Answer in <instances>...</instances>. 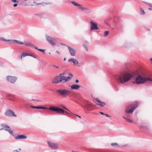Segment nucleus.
Returning <instances> with one entry per match:
<instances>
[{
  "label": "nucleus",
  "instance_id": "f257e3e1",
  "mask_svg": "<svg viewBox=\"0 0 152 152\" xmlns=\"http://www.w3.org/2000/svg\"><path fill=\"white\" fill-rule=\"evenodd\" d=\"M132 76L131 74L124 71L121 72L120 75H116L115 78L118 82L123 83L129 80Z\"/></svg>",
  "mask_w": 152,
  "mask_h": 152
},
{
  "label": "nucleus",
  "instance_id": "f03ea898",
  "mask_svg": "<svg viewBox=\"0 0 152 152\" xmlns=\"http://www.w3.org/2000/svg\"><path fill=\"white\" fill-rule=\"evenodd\" d=\"M58 94L64 97H65L69 95L71 93L70 91L66 89H59L57 90Z\"/></svg>",
  "mask_w": 152,
  "mask_h": 152
},
{
  "label": "nucleus",
  "instance_id": "7ed1b4c3",
  "mask_svg": "<svg viewBox=\"0 0 152 152\" xmlns=\"http://www.w3.org/2000/svg\"><path fill=\"white\" fill-rule=\"evenodd\" d=\"M146 81V79L145 78L139 75L136 78L135 81H133L132 83H133L139 84L144 83Z\"/></svg>",
  "mask_w": 152,
  "mask_h": 152
},
{
  "label": "nucleus",
  "instance_id": "20e7f679",
  "mask_svg": "<svg viewBox=\"0 0 152 152\" xmlns=\"http://www.w3.org/2000/svg\"><path fill=\"white\" fill-rule=\"evenodd\" d=\"M64 73L60 74L54 77L52 80V82L54 83H63L62 80L61 75H64Z\"/></svg>",
  "mask_w": 152,
  "mask_h": 152
},
{
  "label": "nucleus",
  "instance_id": "39448f33",
  "mask_svg": "<svg viewBox=\"0 0 152 152\" xmlns=\"http://www.w3.org/2000/svg\"><path fill=\"white\" fill-rule=\"evenodd\" d=\"M46 38L48 42L53 46L56 45V40L55 39L51 37L46 35Z\"/></svg>",
  "mask_w": 152,
  "mask_h": 152
},
{
  "label": "nucleus",
  "instance_id": "423d86ee",
  "mask_svg": "<svg viewBox=\"0 0 152 152\" xmlns=\"http://www.w3.org/2000/svg\"><path fill=\"white\" fill-rule=\"evenodd\" d=\"M71 2L75 6L80 7H79V9L82 10H86V11L85 12L87 13H89L91 12L90 9L88 8H85L84 7H81V6H82V5L79 4L78 3L75 2L74 1H71Z\"/></svg>",
  "mask_w": 152,
  "mask_h": 152
},
{
  "label": "nucleus",
  "instance_id": "0eeeda50",
  "mask_svg": "<svg viewBox=\"0 0 152 152\" xmlns=\"http://www.w3.org/2000/svg\"><path fill=\"white\" fill-rule=\"evenodd\" d=\"M49 109L50 110L56 112L58 113H61L62 114L64 113V110L60 108L56 107L55 106L53 107H50Z\"/></svg>",
  "mask_w": 152,
  "mask_h": 152
},
{
  "label": "nucleus",
  "instance_id": "6e6552de",
  "mask_svg": "<svg viewBox=\"0 0 152 152\" xmlns=\"http://www.w3.org/2000/svg\"><path fill=\"white\" fill-rule=\"evenodd\" d=\"M138 106V104L137 102L133 104L132 105H131V109L129 110H126L125 111V113H132Z\"/></svg>",
  "mask_w": 152,
  "mask_h": 152
},
{
  "label": "nucleus",
  "instance_id": "1a4fd4ad",
  "mask_svg": "<svg viewBox=\"0 0 152 152\" xmlns=\"http://www.w3.org/2000/svg\"><path fill=\"white\" fill-rule=\"evenodd\" d=\"M5 115L9 116L16 117L17 115L15 114L14 112L12 110L8 109L7 110L5 113Z\"/></svg>",
  "mask_w": 152,
  "mask_h": 152
},
{
  "label": "nucleus",
  "instance_id": "9d476101",
  "mask_svg": "<svg viewBox=\"0 0 152 152\" xmlns=\"http://www.w3.org/2000/svg\"><path fill=\"white\" fill-rule=\"evenodd\" d=\"M17 77L14 76H7V80L9 82L12 83H14L17 80Z\"/></svg>",
  "mask_w": 152,
  "mask_h": 152
},
{
  "label": "nucleus",
  "instance_id": "9b49d317",
  "mask_svg": "<svg viewBox=\"0 0 152 152\" xmlns=\"http://www.w3.org/2000/svg\"><path fill=\"white\" fill-rule=\"evenodd\" d=\"M48 143L49 145V147L53 149H56L58 148V145L57 144L54 143L53 142L49 141L48 142Z\"/></svg>",
  "mask_w": 152,
  "mask_h": 152
},
{
  "label": "nucleus",
  "instance_id": "f8f14e48",
  "mask_svg": "<svg viewBox=\"0 0 152 152\" xmlns=\"http://www.w3.org/2000/svg\"><path fill=\"white\" fill-rule=\"evenodd\" d=\"M90 23L91 24L90 29V30L91 31L94 29H99V28L97 26V24L96 23H94L92 21H91Z\"/></svg>",
  "mask_w": 152,
  "mask_h": 152
},
{
  "label": "nucleus",
  "instance_id": "ddd939ff",
  "mask_svg": "<svg viewBox=\"0 0 152 152\" xmlns=\"http://www.w3.org/2000/svg\"><path fill=\"white\" fill-rule=\"evenodd\" d=\"M69 49V53L71 55L73 56H75L76 54V52L75 50L71 48L70 47L67 46Z\"/></svg>",
  "mask_w": 152,
  "mask_h": 152
},
{
  "label": "nucleus",
  "instance_id": "4468645a",
  "mask_svg": "<svg viewBox=\"0 0 152 152\" xmlns=\"http://www.w3.org/2000/svg\"><path fill=\"white\" fill-rule=\"evenodd\" d=\"M72 61L74 65L77 64L78 63V61L74 58H71L68 60V62Z\"/></svg>",
  "mask_w": 152,
  "mask_h": 152
},
{
  "label": "nucleus",
  "instance_id": "2eb2a0df",
  "mask_svg": "<svg viewBox=\"0 0 152 152\" xmlns=\"http://www.w3.org/2000/svg\"><path fill=\"white\" fill-rule=\"evenodd\" d=\"M80 86V85L76 84H73L71 86V88L72 89H78Z\"/></svg>",
  "mask_w": 152,
  "mask_h": 152
},
{
  "label": "nucleus",
  "instance_id": "dca6fc26",
  "mask_svg": "<svg viewBox=\"0 0 152 152\" xmlns=\"http://www.w3.org/2000/svg\"><path fill=\"white\" fill-rule=\"evenodd\" d=\"M27 138V137L23 135H20L16 136L15 137L16 139H25Z\"/></svg>",
  "mask_w": 152,
  "mask_h": 152
},
{
  "label": "nucleus",
  "instance_id": "f3484780",
  "mask_svg": "<svg viewBox=\"0 0 152 152\" xmlns=\"http://www.w3.org/2000/svg\"><path fill=\"white\" fill-rule=\"evenodd\" d=\"M30 107L31 108H35L37 109H47V107H43L42 106H30Z\"/></svg>",
  "mask_w": 152,
  "mask_h": 152
},
{
  "label": "nucleus",
  "instance_id": "a211bd4d",
  "mask_svg": "<svg viewBox=\"0 0 152 152\" xmlns=\"http://www.w3.org/2000/svg\"><path fill=\"white\" fill-rule=\"evenodd\" d=\"M69 76L67 77H66V79H65V82H67L69 80L71 79L72 77H73V75L70 73L69 74Z\"/></svg>",
  "mask_w": 152,
  "mask_h": 152
},
{
  "label": "nucleus",
  "instance_id": "6ab92c4d",
  "mask_svg": "<svg viewBox=\"0 0 152 152\" xmlns=\"http://www.w3.org/2000/svg\"><path fill=\"white\" fill-rule=\"evenodd\" d=\"M24 44L25 46H27L31 47H34L35 46L33 44H32L31 43H28L27 42H24Z\"/></svg>",
  "mask_w": 152,
  "mask_h": 152
},
{
  "label": "nucleus",
  "instance_id": "aec40b11",
  "mask_svg": "<svg viewBox=\"0 0 152 152\" xmlns=\"http://www.w3.org/2000/svg\"><path fill=\"white\" fill-rule=\"evenodd\" d=\"M96 104L97 105H99L101 107H103L106 104L105 102L101 101V102L99 103H96Z\"/></svg>",
  "mask_w": 152,
  "mask_h": 152
},
{
  "label": "nucleus",
  "instance_id": "412c9836",
  "mask_svg": "<svg viewBox=\"0 0 152 152\" xmlns=\"http://www.w3.org/2000/svg\"><path fill=\"white\" fill-rule=\"evenodd\" d=\"M1 126L2 127H3L4 128V130H5V129H9L8 128H10V127L8 125L4 124H1Z\"/></svg>",
  "mask_w": 152,
  "mask_h": 152
},
{
  "label": "nucleus",
  "instance_id": "4be33fe9",
  "mask_svg": "<svg viewBox=\"0 0 152 152\" xmlns=\"http://www.w3.org/2000/svg\"><path fill=\"white\" fill-rule=\"evenodd\" d=\"M5 130L8 131L10 134L14 136V134L13 132L10 129H5Z\"/></svg>",
  "mask_w": 152,
  "mask_h": 152
},
{
  "label": "nucleus",
  "instance_id": "5701e85b",
  "mask_svg": "<svg viewBox=\"0 0 152 152\" xmlns=\"http://www.w3.org/2000/svg\"><path fill=\"white\" fill-rule=\"evenodd\" d=\"M140 13L142 15H145V13L144 10L141 8H140Z\"/></svg>",
  "mask_w": 152,
  "mask_h": 152
},
{
  "label": "nucleus",
  "instance_id": "b1692460",
  "mask_svg": "<svg viewBox=\"0 0 152 152\" xmlns=\"http://www.w3.org/2000/svg\"><path fill=\"white\" fill-rule=\"evenodd\" d=\"M35 48L36 49L38 50L39 51L42 52L44 54H45V50L38 48L37 47H35Z\"/></svg>",
  "mask_w": 152,
  "mask_h": 152
},
{
  "label": "nucleus",
  "instance_id": "393cba45",
  "mask_svg": "<svg viewBox=\"0 0 152 152\" xmlns=\"http://www.w3.org/2000/svg\"><path fill=\"white\" fill-rule=\"evenodd\" d=\"M147 5L150 7V8H148L149 10H151L152 9V4L150 3H146Z\"/></svg>",
  "mask_w": 152,
  "mask_h": 152
},
{
  "label": "nucleus",
  "instance_id": "a878e982",
  "mask_svg": "<svg viewBox=\"0 0 152 152\" xmlns=\"http://www.w3.org/2000/svg\"><path fill=\"white\" fill-rule=\"evenodd\" d=\"M63 75H61V77H62V82L63 83H64L65 82V79H66V77L64 76Z\"/></svg>",
  "mask_w": 152,
  "mask_h": 152
},
{
  "label": "nucleus",
  "instance_id": "bb28decb",
  "mask_svg": "<svg viewBox=\"0 0 152 152\" xmlns=\"http://www.w3.org/2000/svg\"><path fill=\"white\" fill-rule=\"evenodd\" d=\"M18 40L14 39H12L11 43H12L15 44H18Z\"/></svg>",
  "mask_w": 152,
  "mask_h": 152
},
{
  "label": "nucleus",
  "instance_id": "cd10ccee",
  "mask_svg": "<svg viewBox=\"0 0 152 152\" xmlns=\"http://www.w3.org/2000/svg\"><path fill=\"white\" fill-rule=\"evenodd\" d=\"M43 15V14L42 13H38V14H36L35 15L37 16L40 17H42Z\"/></svg>",
  "mask_w": 152,
  "mask_h": 152
},
{
  "label": "nucleus",
  "instance_id": "c85d7f7f",
  "mask_svg": "<svg viewBox=\"0 0 152 152\" xmlns=\"http://www.w3.org/2000/svg\"><path fill=\"white\" fill-rule=\"evenodd\" d=\"M109 32L108 31H104V36L106 37L107 35L109 34Z\"/></svg>",
  "mask_w": 152,
  "mask_h": 152
},
{
  "label": "nucleus",
  "instance_id": "c756f323",
  "mask_svg": "<svg viewBox=\"0 0 152 152\" xmlns=\"http://www.w3.org/2000/svg\"><path fill=\"white\" fill-rule=\"evenodd\" d=\"M28 54L27 53H23L22 54V56L21 57V58H22V56L24 57L26 56H28Z\"/></svg>",
  "mask_w": 152,
  "mask_h": 152
},
{
  "label": "nucleus",
  "instance_id": "7c9ffc66",
  "mask_svg": "<svg viewBox=\"0 0 152 152\" xmlns=\"http://www.w3.org/2000/svg\"><path fill=\"white\" fill-rule=\"evenodd\" d=\"M111 145L113 146H118V144L116 142H114L111 143Z\"/></svg>",
  "mask_w": 152,
  "mask_h": 152
},
{
  "label": "nucleus",
  "instance_id": "2f4dec72",
  "mask_svg": "<svg viewBox=\"0 0 152 152\" xmlns=\"http://www.w3.org/2000/svg\"><path fill=\"white\" fill-rule=\"evenodd\" d=\"M126 121L127 122H130V123H132L133 122V121H132L131 120H130L128 118H126Z\"/></svg>",
  "mask_w": 152,
  "mask_h": 152
},
{
  "label": "nucleus",
  "instance_id": "473e14b6",
  "mask_svg": "<svg viewBox=\"0 0 152 152\" xmlns=\"http://www.w3.org/2000/svg\"><path fill=\"white\" fill-rule=\"evenodd\" d=\"M95 99L97 102H98L100 103L101 102V101L99 99H98V98H96Z\"/></svg>",
  "mask_w": 152,
  "mask_h": 152
},
{
  "label": "nucleus",
  "instance_id": "72a5a7b5",
  "mask_svg": "<svg viewBox=\"0 0 152 152\" xmlns=\"http://www.w3.org/2000/svg\"><path fill=\"white\" fill-rule=\"evenodd\" d=\"M18 44H20V45H22L23 44V42H21L20 41L18 40Z\"/></svg>",
  "mask_w": 152,
  "mask_h": 152
},
{
  "label": "nucleus",
  "instance_id": "f704fd0d",
  "mask_svg": "<svg viewBox=\"0 0 152 152\" xmlns=\"http://www.w3.org/2000/svg\"><path fill=\"white\" fill-rule=\"evenodd\" d=\"M146 80H149L151 81H152V79H151V78H147L146 79Z\"/></svg>",
  "mask_w": 152,
  "mask_h": 152
},
{
  "label": "nucleus",
  "instance_id": "c9c22d12",
  "mask_svg": "<svg viewBox=\"0 0 152 152\" xmlns=\"http://www.w3.org/2000/svg\"><path fill=\"white\" fill-rule=\"evenodd\" d=\"M12 40V39H6V41H7L10 44H11Z\"/></svg>",
  "mask_w": 152,
  "mask_h": 152
},
{
  "label": "nucleus",
  "instance_id": "e433bc0d",
  "mask_svg": "<svg viewBox=\"0 0 152 152\" xmlns=\"http://www.w3.org/2000/svg\"><path fill=\"white\" fill-rule=\"evenodd\" d=\"M69 114V113L68 112H67L66 111H64V113H62V114L65 115H66L67 114Z\"/></svg>",
  "mask_w": 152,
  "mask_h": 152
},
{
  "label": "nucleus",
  "instance_id": "4c0bfd02",
  "mask_svg": "<svg viewBox=\"0 0 152 152\" xmlns=\"http://www.w3.org/2000/svg\"><path fill=\"white\" fill-rule=\"evenodd\" d=\"M0 40L3 41H6V39H4L3 37H1Z\"/></svg>",
  "mask_w": 152,
  "mask_h": 152
},
{
  "label": "nucleus",
  "instance_id": "58836bf2",
  "mask_svg": "<svg viewBox=\"0 0 152 152\" xmlns=\"http://www.w3.org/2000/svg\"><path fill=\"white\" fill-rule=\"evenodd\" d=\"M84 47L85 49V50L87 51H88V49L87 47L86 46H84Z\"/></svg>",
  "mask_w": 152,
  "mask_h": 152
},
{
  "label": "nucleus",
  "instance_id": "ea45409f",
  "mask_svg": "<svg viewBox=\"0 0 152 152\" xmlns=\"http://www.w3.org/2000/svg\"><path fill=\"white\" fill-rule=\"evenodd\" d=\"M11 0L14 3L18 2V1H17L16 0Z\"/></svg>",
  "mask_w": 152,
  "mask_h": 152
},
{
  "label": "nucleus",
  "instance_id": "a19ab883",
  "mask_svg": "<svg viewBox=\"0 0 152 152\" xmlns=\"http://www.w3.org/2000/svg\"><path fill=\"white\" fill-rule=\"evenodd\" d=\"M61 107L65 109H67V108H66V107H65L64 106H63V104H61Z\"/></svg>",
  "mask_w": 152,
  "mask_h": 152
},
{
  "label": "nucleus",
  "instance_id": "79ce46f5",
  "mask_svg": "<svg viewBox=\"0 0 152 152\" xmlns=\"http://www.w3.org/2000/svg\"><path fill=\"white\" fill-rule=\"evenodd\" d=\"M11 96V95L10 94H7L6 95V97H9L10 96Z\"/></svg>",
  "mask_w": 152,
  "mask_h": 152
},
{
  "label": "nucleus",
  "instance_id": "37998d69",
  "mask_svg": "<svg viewBox=\"0 0 152 152\" xmlns=\"http://www.w3.org/2000/svg\"><path fill=\"white\" fill-rule=\"evenodd\" d=\"M28 56H30L31 57H33V55L32 54H28Z\"/></svg>",
  "mask_w": 152,
  "mask_h": 152
},
{
  "label": "nucleus",
  "instance_id": "c03bdc74",
  "mask_svg": "<svg viewBox=\"0 0 152 152\" xmlns=\"http://www.w3.org/2000/svg\"><path fill=\"white\" fill-rule=\"evenodd\" d=\"M17 6H18V4H16V3L14 4L13 5V6L15 7H16Z\"/></svg>",
  "mask_w": 152,
  "mask_h": 152
},
{
  "label": "nucleus",
  "instance_id": "a18cd8bd",
  "mask_svg": "<svg viewBox=\"0 0 152 152\" xmlns=\"http://www.w3.org/2000/svg\"><path fill=\"white\" fill-rule=\"evenodd\" d=\"M104 115H105L106 117H110V115H108L107 114H104Z\"/></svg>",
  "mask_w": 152,
  "mask_h": 152
},
{
  "label": "nucleus",
  "instance_id": "49530a36",
  "mask_svg": "<svg viewBox=\"0 0 152 152\" xmlns=\"http://www.w3.org/2000/svg\"><path fill=\"white\" fill-rule=\"evenodd\" d=\"M75 115L78 117H79L80 118H81V117L80 116H79V115H76V114H75Z\"/></svg>",
  "mask_w": 152,
  "mask_h": 152
},
{
  "label": "nucleus",
  "instance_id": "de8ad7c7",
  "mask_svg": "<svg viewBox=\"0 0 152 152\" xmlns=\"http://www.w3.org/2000/svg\"><path fill=\"white\" fill-rule=\"evenodd\" d=\"M53 67H55L56 68H59V67L58 66H55V65H53Z\"/></svg>",
  "mask_w": 152,
  "mask_h": 152
},
{
  "label": "nucleus",
  "instance_id": "09e8293b",
  "mask_svg": "<svg viewBox=\"0 0 152 152\" xmlns=\"http://www.w3.org/2000/svg\"><path fill=\"white\" fill-rule=\"evenodd\" d=\"M79 82V81L77 79H76V80H75V82L76 83H77L78 82Z\"/></svg>",
  "mask_w": 152,
  "mask_h": 152
},
{
  "label": "nucleus",
  "instance_id": "8fccbe9b",
  "mask_svg": "<svg viewBox=\"0 0 152 152\" xmlns=\"http://www.w3.org/2000/svg\"><path fill=\"white\" fill-rule=\"evenodd\" d=\"M100 113L101 115H104V113L103 112H100Z\"/></svg>",
  "mask_w": 152,
  "mask_h": 152
},
{
  "label": "nucleus",
  "instance_id": "3c124183",
  "mask_svg": "<svg viewBox=\"0 0 152 152\" xmlns=\"http://www.w3.org/2000/svg\"><path fill=\"white\" fill-rule=\"evenodd\" d=\"M61 44L62 45H64V46H67V45H66L65 44H63V43H61Z\"/></svg>",
  "mask_w": 152,
  "mask_h": 152
},
{
  "label": "nucleus",
  "instance_id": "603ef678",
  "mask_svg": "<svg viewBox=\"0 0 152 152\" xmlns=\"http://www.w3.org/2000/svg\"><path fill=\"white\" fill-rule=\"evenodd\" d=\"M56 52L57 53H58V54H60V53L58 51H56Z\"/></svg>",
  "mask_w": 152,
  "mask_h": 152
},
{
  "label": "nucleus",
  "instance_id": "864d4df0",
  "mask_svg": "<svg viewBox=\"0 0 152 152\" xmlns=\"http://www.w3.org/2000/svg\"><path fill=\"white\" fill-rule=\"evenodd\" d=\"M4 130V128H1L0 129V130Z\"/></svg>",
  "mask_w": 152,
  "mask_h": 152
},
{
  "label": "nucleus",
  "instance_id": "5fc2aeb1",
  "mask_svg": "<svg viewBox=\"0 0 152 152\" xmlns=\"http://www.w3.org/2000/svg\"><path fill=\"white\" fill-rule=\"evenodd\" d=\"M123 118H124L126 120V118H125V117H124V116H123Z\"/></svg>",
  "mask_w": 152,
  "mask_h": 152
},
{
  "label": "nucleus",
  "instance_id": "6e6d98bb",
  "mask_svg": "<svg viewBox=\"0 0 152 152\" xmlns=\"http://www.w3.org/2000/svg\"><path fill=\"white\" fill-rule=\"evenodd\" d=\"M33 58H37V57L35 56H34V55H33Z\"/></svg>",
  "mask_w": 152,
  "mask_h": 152
},
{
  "label": "nucleus",
  "instance_id": "4d7b16f0",
  "mask_svg": "<svg viewBox=\"0 0 152 152\" xmlns=\"http://www.w3.org/2000/svg\"><path fill=\"white\" fill-rule=\"evenodd\" d=\"M66 60V58H64V61H65Z\"/></svg>",
  "mask_w": 152,
  "mask_h": 152
},
{
  "label": "nucleus",
  "instance_id": "13d9d810",
  "mask_svg": "<svg viewBox=\"0 0 152 152\" xmlns=\"http://www.w3.org/2000/svg\"><path fill=\"white\" fill-rule=\"evenodd\" d=\"M140 127H142V128H143V126H140Z\"/></svg>",
  "mask_w": 152,
  "mask_h": 152
},
{
  "label": "nucleus",
  "instance_id": "bf43d9fd",
  "mask_svg": "<svg viewBox=\"0 0 152 152\" xmlns=\"http://www.w3.org/2000/svg\"><path fill=\"white\" fill-rule=\"evenodd\" d=\"M66 110H68V111H69V112H70V111L69 110H68V109H66Z\"/></svg>",
  "mask_w": 152,
  "mask_h": 152
},
{
  "label": "nucleus",
  "instance_id": "052dcab7",
  "mask_svg": "<svg viewBox=\"0 0 152 152\" xmlns=\"http://www.w3.org/2000/svg\"><path fill=\"white\" fill-rule=\"evenodd\" d=\"M19 150L20 151V150H21V149H20V148H19Z\"/></svg>",
  "mask_w": 152,
  "mask_h": 152
},
{
  "label": "nucleus",
  "instance_id": "680f3d73",
  "mask_svg": "<svg viewBox=\"0 0 152 152\" xmlns=\"http://www.w3.org/2000/svg\"><path fill=\"white\" fill-rule=\"evenodd\" d=\"M34 2V3H36V2H35V1H34V2Z\"/></svg>",
  "mask_w": 152,
  "mask_h": 152
},
{
  "label": "nucleus",
  "instance_id": "e2e57ef3",
  "mask_svg": "<svg viewBox=\"0 0 152 152\" xmlns=\"http://www.w3.org/2000/svg\"><path fill=\"white\" fill-rule=\"evenodd\" d=\"M49 54H50V52H49Z\"/></svg>",
  "mask_w": 152,
  "mask_h": 152
},
{
  "label": "nucleus",
  "instance_id": "0e129e2a",
  "mask_svg": "<svg viewBox=\"0 0 152 152\" xmlns=\"http://www.w3.org/2000/svg\"><path fill=\"white\" fill-rule=\"evenodd\" d=\"M86 43H88V42L87 41H86Z\"/></svg>",
  "mask_w": 152,
  "mask_h": 152
},
{
  "label": "nucleus",
  "instance_id": "69168bd1",
  "mask_svg": "<svg viewBox=\"0 0 152 152\" xmlns=\"http://www.w3.org/2000/svg\"><path fill=\"white\" fill-rule=\"evenodd\" d=\"M24 1H27V0H24Z\"/></svg>",
  "mask_w": 152,
  "mask_h": 152
},
{
  "label": "nucleus",
  "instance_id": "338daca9",
  "mask_svg": "<svg viewBox=\"0 0 152 152\" xmlns=\"http://www.w3.org/2000/svg\"><path fill=\"white\" fill-rule=\"evenodd\" d=\"M1 62L0 61V64H1Z\"/></svg>",
  "mask_w": 152,
  "mask_h": 152
},
{
  "label": "nucleus",
  "instance_id": "774afa93",
  "mask_svg": "<svg viewBox=\"0 0 152 152\" xmlns=\"http://www.w3.org/2000/svg\"><path fill=\"white\" fill-rule=\"evenodd\" d=\"M40 4V3H39V4Z\"/></svg>",
  "mask_w": 152,
  "mask_h": 152
}]
</instances>
